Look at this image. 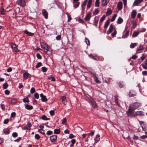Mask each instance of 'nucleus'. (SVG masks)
<instances>
[{"label":"nucleus","mask_w":147,"mask_h":147,"mask_svg":"<svg viewBox=\"0 0 147 147\" xmlns=\"http://www.w3.org/2000/svg\"><path fill=\"white\" fill-rule=\"evenodd\" d=\"M98 20L99 18L98 17L96 16L95 17L94 20V24L95 26H97Z\"/></svg>","instance_id":"obj_21"},{"label":"nucleus","mask_w":147,"mask_h":147,"mask_svg":"<svg viewBox=\"0 0 147 147\" xmlns=\"http://www.w3.org/2000/svg\"><path fill=\"white\" fill-rule=\"evenodd\" d=\"M123 21V20L122 18L120 17H119L117 21V24H120L122 23Z\"/></svg>","instance_id":"obj_28"},{"label":"nucleus","mask_w":147,"mask_h":147,"mask_svg":"<svg viewBox=\"0 0 147 147\" xmlns=\"http://www.w3.org/2000/svg\"><path fill=\"white\" fill-rule=\"evenodd\" d=\"M40 97L41 98L42 101L43 102H46L47 100V98L42 93H41L40 94Z\"/></svg>","instance_id":"obj_9"},{"label":"nucleus","mask_w":147,"mask_h":147,"mask_svg":"<svg viewBox=\"0 0 147 147\" xmlns=\"http://www.w3.org/2000/svg\"><path fill=\"white\" fill-rule=\"evenodd\" d=\"M41 119L43 120H49L50 119V118H47V117L45 115H44L41 117Z\"/></svg>","instance_id":"obj_30"},{"label":"nucleus","mask_w":147,"mask_h":147,"mask_svg":"<svg viewBox=\"0 0 147 147\" xmlns=\"http://www.w3.org/2000/svg\"><path fill=\"white\" fill-rule=\"evenodd\" d=\"M136 14V10L132 11L131 14V18L133 19H134Z\"/></svg>","instance_id":"obj_23"},{"label":"nucleus","mask_w":147,"mask_h":147,"mask_svg":"<svg viewBox=\"0 0 147 147\" xmlns=\"http://www.w3.org/2000/svg\"><path fill=\"white\" fill-rule=\"evenodd\" d=\"M138 44L137 43H132L130 45V47L131 48H134Z\"/></svg>","instance_id":"obj_40"},{"label":"nucleus","mask_w":147,"mask_h":147,"mask_svg":"<svg viewBox=\"0 0 147 147\" xmlns=\"http://www.w3.org/2000/svg\"><path fill=\"white\" fill-rule=\"evenodd\" d=\"M29 101V100L28 98L27 99L26 98H24L23 99V102H28Z\"/></svg>","instance_id":"obj_64"},{"label":"nucleus","mask_w":147,"mask_h":147,"mask_svg":"<svg viewBox=\"0 0 147 147\" xmlns=\"http://www.w3.org/2000/svg\"><path fill=\"white\" fill-rule=\"evenodd\" d=\"M91 76L93 78L95 82L97 84H100L101 82L98 80L96 74L94 73L91 72Z\"/></svg>","instance_id":"obj_3"},{"label":"nucleus","mask_w":147,"mask_h":147,"mask_svg":"<svg viewBox=\"0 0 147 147\" xmlns=\"http://www.w3.org/2000/svg\"><path fill=\"white\" fill-rule=\"evenodd\" d=\"M88 56L90 58H91L94 60H98L99 59V58L97 56H94L92 54H89L88 55Z\"/></svg>","instance_id":"obj_11"},{"label":"nucleus","mask_w":147,"mask_h":147,"mask_svg":"<svg viewBox=\"0 0 147 147\" xmlns=\"http://www.w3.org/2000/svg\"><path fill=\"white\" fill-rule=\"evenodd\" d=\"M4 9L3 8H1L0 9V12L1 14L2 15L5 14V13L4 12Z\"/></svg>","instance_id":"obj_51"},{"label":"nucleus","mask_w":147,"mask_h":147,"mask_svg":"<svg viewBox=\"0 0 147 147\" xmlns=\"http://www.w3.org/2000/svg\"><path fill=\"white\" fill-rule=\"evenodd\" d=\"M57 136L55 135H53L51 136L50 138L51 142H55L57 140Z\"/></svg>","instance_id":"obj_5"},{"label":"nucleus","mask_w":147,"mask_h":147,"mask_svg":"<svg viewBox=\"0 0 147 147\" xmlns=\"http://www.w3.org/2000/svg\"><path fill=\"white\" fill-rule=\"evenodd\" d=\"M102 4V5L105 6L107 5L109 2V0H101Z\"/></svg>","instance_id":"obj_27"},{"label":"nucleus","mask_w":147,"mask_h":147,"mask_svg":"<svg viewBox=\"0 0 147 147\" xmlns=\"http://www.w3.org/2000/svg\"><path fill=\"white\" fill-rule=\"evenodd\" d=\"M30 91L31 93L33 94L35 92V90L34 88L32 87L30 89Z\"/></svg>","instance_id":"obj_52"},{"label":"nucleus","mask_w":147,"mask_h":147,"mask_svg":"<svg viewBox=\"0 0 147 147\" xmlns=\"http://www.w3.org/2000/svg\"><path fill=\"white\" fill-rule=\"evenodd\" d=\"M123 3L121 1L119 2L117 5V7L119 10H120L122 9L123 6Z\"/></svg>","instance_id":"obj_15"},{"label":"nucleus","mask_w":147,"mask_h":147,"mask_svg":"<svg viewBox=\"0 0 147 147\" xmlns=\"http://www.w3.org/2000/svg\"><path fill=\"white\" fill-rule=\"evenodd\" d=\"M113 29V26L112 24H111L110 26L109 30L107 32V34H108L111 33Z\"/></svg>","instance_id":"obj_12"},{"label":"nucleus","mask_w":147,"mask_h":147,"mask_svg":"<svg viewBox=\"0 0 147 147\" xmlns=\"http://www.w3.org/2000/svg\"><path fill=\"white\" fill-rule=\"evenodd\" d=\"M129 33V30L126 31L125 34L123 35L122 38H127L128 36Z\"/></svg>","instance_id":"obj_29"},{"label":"nucleus","mask_w":147,"mask_h":147,"mask_svg":"<svg viewBox=\"0 0 147 147\" xmlns=\"http://www.w3.org/2000/svg\"><path fill=\"white\" fill-rule=\"evenodd\" d=\"M25 108L28 110H32L33 108L32 106L28 104H26L25 105Z\"/></svg>","instance_id":"obj_24"},{"label":"nucleus","mask_w":147,"mask_h":147,"mask_svg":"<svg viewBox=\"0 0 147 147\" xmlns=\"http://www.w3.org/2000/svg\"><path fill=\"white\" fill-rule=\"evenodd\" d=\"M71 144L70 145V147H73L74 144L76 142V140L75 139H73L71 140Z\"/></svg>","instance_id":"obj_34"},{"label":"nucleus","mask_w":147,"mask_h":147,"mask_svg":"<svg viewBox=\"0 0 147 147\" xmlns=\"http://www.w3.org/2000/svg\"><path fill=\"white\" fill-rule=\"evenodd\" d=\"M111 79V78H106L105 79V82L107 83L108 84H110Z\"/></svg>","instance_id":"obj_37"},{"label":"nucleus","mask_w":147,"mask_h":147,"mask_svg":"<svg viewBox=\"0 0 147 147\" xmlns=\"http://www.w3.org/2000/svg\"><path fill=\"white\" fill-rule=\"evenodd\" d=\"M42 48L46 50L45 51V52H47L48 51H49L51 49L50 47L47 45H45V46L43 47Z\"/></svg>","instance_id":"obj_17"},{"label":"nucleus","mask_w":147,"mask_h":147,"mask_svg":"<svg viewBox=\"0 0 147 147\" xmlns=\"http://www.w3.org/2000/svg\"><path fill=\"white\" fill-rule=\"evenodd\" d=\"M18 134L16 132H13L12 134V136L14 138H16L18 136Z\"/></svg>","instance_id":"obj_56"},{"label":"nucleus","mask_w":147,"mask_h":147,"mask_svg":"<svg viewBox=\"0 0 147 147\" xmlns=\"http://www.w3.org/2000/svg\"><path fill=\"white\" fill-rule=\"evenodd\" d=\"M135 117L137 115L142 116L144 115L143 112L141 111H138L136 112L135 113Z\"/></svg>","instance_id":"obj_13"},{"label":"nucleus","mask_w":147,"mask_h":147,"mask_svg":"<svg viewBox=\"0 0 147 147\" xmlns=\"http://www.w3.org/2000/svg\"><path fill=\"white\" fill-rule=\"evenodd\" d=\"M8 84L7 83H5L3 85V87L4 89H5L8 87Z\"/></svg>","instance_id":"obj_41"},{"label":"nucleus","mask_w":147,"mask_h":147,"mask_svg":"<svg viewBox=\"0 0 147 147\" xmlns=\"http://www.w3.org/2000/svg\"><path fill=\"white\" fill-rule=\"evenodd\" d=\"M134 111L131 109L129 107V109L127 112L128 116L131 117H135V113H134Z\"/></svg>","instance_id":"obj_2"},{"label":"nucleus","mask_w":147,"mask_h":147,"mask_svg":"<svg viewBox=\"0 0 147 147\" xmlns=\"http://www.w3.org/2000/svg\"><path fill=\"white\" fill-rule=\"evenodd\" d=\"M141 127L143 130H147V125L146 123L144 124L143 125H142Z\"/></svg>","instance_id":"obj_31"},{"label":"nucleus","mask_w":147,"mask_h":147,"mask_svg":"<svg viewBox=\"0 0 147 147\" xmlns=\"http://www.w3.org/2000/svg\"><path fill=\"white\" fill-rule=\"evenodd\" d=\"M66 14L67 15V18H68V20H67V22H69L72 19V18L71 16V15L70 14H68V13H67Z\"/></svg>","instance_id":"obj_42"},{"label":"nucleus","mask_w":147,"mask_h":147,"mask_svg":"<svg viewBox=\"0 0 147 147\" xmlns=\"http://www.w3.org/2000/svg\"><path fill=\"white\" fill-rule=\"evenodd\" d=\"M30 76L31 75L27 72H25L23 74V77L25 79L30 77Z\"/></svg>","instance_id":"obj_16"},{"label":"nucleus","mask_w":147,"mask_h":147,"mask_svg":"<svg viewBox=\"0 0 147 147\" xmlns=\"http://www.w3.org/2000/svg\"><path fill=\"white\" fill-rule=\"evenodd\" d=\"M90 100L92 107L94 108H96L97 107V106L94 100L91 98H90Z\"/></svg>","instance_id":"obj_4"},{"label":"nucleus","mask_w":147,"mask_h":147,"mask_svg":"<svg viewBox=\"0 0 147 147\" xmlns=\"http://www.w3.org/2000/svg\"><path fill=\"white\" fill-rule=\"evenodd\" d=\"M132 24L133 25L132 28L134 29L136 27L137 25L136 22L133 21L132 22Z\"/></svg>","instance_id":"obj_33"},{"label":"nucleus","mask_w":147,"mask_h":147,"mask_svg":"<svg viewBox=\"0 0 147 147\" xmlns=\"http://www.w3.org/2000/svg\"><path fill=\"white\" fill-rule=\"evenodd\" d=\"M91 13H88L86 15L85 17V20L86 21H88L89 20L91 17Z\"/></svg>","instance_id":"obj_14"},{"label":"nucleus","mask_w":147,"mask_h":147,"mask_svg":"<svg viewBox=\"0 0 147 147\" xmlns=\"http://www.w3.org/2000/svg\"><path fill=\"white\" fill-rule=\"evenodd\" d=\"M42 70L43 72H45L47 71V68L45 67H42Z\"/></svg>","instance_id":"obj_55"},{"label":"nucleus","mask_w":147,"mask_h":147,"mask_svg":"<svg viewBox=\"0 0 147 147\" xmlns=\"http://www.w3.org/2000/svg\"><path fill=\"white\" fill-rule=\"evenodd\" d=\"M110 19L109 18L108 20L105 22L104 26V28L106 29L108 27L110 24Z\"/></svg>","instance_id":"obj_19"},{"label":"nucleus","mask_w":147,"mask_h":147,"mask_svg":"<svg viewBox=\"0 0 147 147\" xmlns=\"http://www.w3.org/2000/svg\"><path fill=\"white\" fill-rule=\"evenodd\" d=\"M4 133L6 134H8L9 133V131L8 129H4Z\"/></svg>","instance_id":"obj_44"},{"label":"nucleus","mask_w":147,"mask_h":147,"mask_svg":"<svg viewBox=\"0 0 147 147\" xmlns=\"http://www.w3.org/2000/svg\"><path fill=\"white\" fill-rule=\"evenodd\" d=\"M112 11L111 10H109L107 11V15H109L111 14Z\"/></svg>","instance_id":"obj_59"},{"label":"nucleus","mask_w":147,"mask_h":147,"mask_svg":"<svg viewBox=\"0 0 147 147\" xmlns=\"http://www.w3.org/2000/svg\"><path fill=\"white\" fill-rule=\"evenodd\" d=\"M52 133L53 132L51 130H49L47 132L46 134L47 135H50L52 134Z\"/></svg>","instance_id":"obj_60"},{"label":"nucleus","mask_w":147,"mask_h":147,"mask_svg":"<svg viewBox=\"0 0 147 147\" xmlns=\"http://www.w3.org/2000/svg\"><path fill=\"white\" fill-rule=\"evenodd\" d=\"M99 12V11L97 9H96L94 11L93 14L94 15L97 14Z\"/></svg>","instance_id":"obj_57"},{"label":"nucleus","mask_w":147,"mask_h":147,"mask_svg":"<svg viewBox=\"0 0 147 147\" xmlns=\"http://www.w3.org/2000/svg\"><path fill=\"white\" fill-rule=\"evenodd\" d=\"M17 99L15 98L11 100V104H12L13 105L16 103L17 102Z\"/></svg>","instance_id":"obj_39"},{"label":"nucleus","mask_w":147,"mask_h":147,"mask_svg":"<svg viewBox=\"0 0 147 147\" xmlns=\"http://www.w3.org/2000/svg\"><path fill=\"white\" fill-rule=\"evenodd\" d=\"M99 0H96L95 6L99 7Z\"/></svg>","instance_id":"obj_43"},{"label":"nucleus","mask_w":147,"mask_h":147,"mask_svg":"<svg viewBox=\"0 0 147 147\" xmlns=\"http://www.w3.org/2000/svg\"><path fill=\"white\" fill-rule=\"evenodd\" d=\"M86 42L88 45H89L90 44V41L87 38H86Z\"/></svg>","instance_id":"obj_54"},{"label":"nucleus","mask_w":147,"mask_h":147,"mask_svg":"<svg viewBox=\"0 0 147 147\" xmlns=\"http://www.w3.org/2000/svg\"><path fill=\"white\" fill-rule=\"evenodd\" d=\"M16 115V113L15 112H12L11 114V117L13 118L15 117Z\"/></svg>","instance_id":"obj_61"},{"label":"nucleus","mask_w":147,"mask_h":147,"mask_svg":"<svg viewBox=\"0 0 147 147\" xmlns=\"http://www.w3.org/2000/svg\"><path fill=\"white\" fill-rule=\"evenodd\" d=\"M88 0H85L84 2L82 4V6H85L86 5Z\"/></svg>","instance_id":"obj_49"},{"label":"nucleus","mask_w":147,"mask_h":147,"mask_svg":"<svg viewBox=\"0 0 147 147\" xmlns=\"http://www.w3.org/2000/svg\"><path fill=\"white\" fill-rule=\"evenodd\" d=\"M117 34V31L115 29L114 31L112 33L111 35L113 37H114L115 36V35Z\"/></svg>","instance_id":"obj_58"},{"label":"nucleus","mask_w":147,"mask_h":147,"mask_svg":"<svg viewBox=\"0 0 147 147\" xmlns=\"http://www.w3.org/2000/svg\"><path fill=\"white\" fill-rule=\"evenodd\" d=\"M80 2H77L76 3H73V4L74 5V7L75 8H76L78 7L80 4Z\"/></svg>","instance_id":"obj_38"},{"label":"nucleus","mask_w":147,"mask_h":147,"mask_svg":"<svg viewBox=\"0 0 147 147\" xmlns=\"http://www.w3.org/2000/svg\"><path fill=\"white\" fill-rule=\"evenodd\" d=\"M139 34V32L136 31H134L133 32V34L132 35V37H136L138 36Z\"/></svg>","instance_id":"obj_32"},{"label":"nucleus","mask_w":147,"mask_h":147,"mask_svg":"<svg viewBox=\"0 0 147 147\" xmlns=\"http://www.w3.org/2000/svg\"><path fill=\"white\" fill-rule=\"evenodd\" d=\"M42 63L41 62H38L36 66V68H38L42 65Z\"/></svg>","instance_id":"obj_46"},{"label":"nucleus","mask_w":147,"mask_h":147,"mask_svg":"<svg viewBox=\"0 0 147 147\" xmlns=\"http://www.w3.org/2000/svg\"><path fill=\"white\" fill-rule=\"evenodd\" d=\"M18 4L22 7L25 6L26 4L25 0H18L17 1Z\"/></svg>","instance_id":"obj_7"},{"label":"nucleus","mask_w":147,"mask_h":147,"mask_svg":"<svg viewBox=\"0 0 147 147\" xmlns=\"http://www.w3.org/2000/svg\"><path fill=\"white\" fill-rule=\"evenodd\" d=\"M49 79H51V80L53 81H54L55 80V78L53 76H50L48 78Z\"/></svg>","instance_id":"obj_62"},{"label":"nucleus","mask_w":147,"mask_h":147,"mask_svg":"<svg viewBox=\"0 0 147 147\" xmlns=\"http://www.w3.org/2000/svg\"><path fill=\"white\" fill-rule=\"evenodd\" d=\"M34 138L38 140L40 139V137L39 135L36 134L35 135Z\"/></svg>","instance_id":"obj_48"},{"label":"nucleus","mask_w":147,"mask_h":147,"mask_svg":"<svg viewBox=\"0 0 147 147\" xmlns=\"http://www.w3.org/2000/svg\"><path fill=\"white\" fill-rule=\"evenodd\" d=\"M60 129H55L54 130V133L55 134H60Z\"/></svg>","instance_id":"obj_35"},{"label":"nucleus","mask_w":147,"mask_h":147,"mask_svg":"<svg viewBox=\"0 0 147 147\" xmlns=\"http://www.w3.org/2000/svg\"><path fill=\"white\" fill-rule=\"evenodd\" d=\"M36 56L37 58L39 59H42V57L39 53H37Z\"/></svg>","instance_id":"obj_53"},{"label":"nucleus","mask_w":147,"mask_h":147,"mask_svg":"<svg viewBox=\"0 0 147 147\" xmlns=\"http://www.w3.org/2000/svg\"><path fill=\"white\" fill-rule=\"evenodd\" d=\"M49 113L51 116H53L54 115L55 111L53 110H51L49 111Z\"/></svg>","instance_id":"obj_63"},{"label":"nucleus","mask_w":147,"mask_h":147,"mask_svg":"<svg viewBox=\"0 0 147 147\" xmlns=\"http://www.w3.org/2000/svg\"><path fill=\"white\" fill-rule=\"evenodd\" d=\"M117 14H115L112 17V19L111 20V21L112 22H113L116 18V17H117Z\"/></svg>","instance_id":"obj_45"},{"label":"nucleus","mask_w":147,"mask_h":147,"mask_svg":"<svg viewBox=\"0 0 147 147\" xmlns=\"http://www.w3.org/2000/svg\"><path fill=\"white\" fill-rule=\"evenodd\" d=\"M24 33L28 36H32L34 35V33L28 31L27 30H25L24 31Z\"/></svg>","instance_id":"obj_26"},{"label":"nucleus","mask_w":147,"mask_h":147,"mask_svg":"<svg viewBox=\"0 0 147 147\" xmlns=\"http://www.w3.org/2000/svg\"><path fill=\"white\" fill-rule=\"evenodd\" d=\"M34 97L35 98L38 99L39 98V94L38 93L36 92L34 94Z\"/></svg>","instance_id":"obj_50"},{"label":"nucleus","mask_w":147,"mask_h":147,"mask_svg":"<svg viewBox=\"0 0 147 147\" xmlns=\"http://www.w3.org/2000/svg\"><path fill=\"white\" fill-rule=\"evenodd\" d=\"M144 48L142 46L140 45L139 47L138 48L136 52L137 53H140L141 52L140 51L144 50Z\"/></svg>","instance_id":"obj_20"},{"label":"nucleus","mask_w":147,"mask_h":147,"mask_svg":"<svg viewBox=\"0 0 147 147\" xmlns=\"http://www.w3.org/2000/svg\"><path fill=\"white\" fill-rule=\"evenodd\" d=\"M62 102L63 104L65 105L67 103V100L66 97L65 96H63L61 97Z\"/></svg>","instance_id":"obj_18"},{"label":"nucleus","mask_w":147,"mask_h":147,"mask_svg":"<svg viewBox=\"0 0 147 147\" xmlns=\"http://www.w3.org/2000/svg\"><path fill=\"white\" fill-rule=\"evenodd\" d=\"M143 0H135L134 3V4L137 5L143 2Z\"/></svg>","instance_id":"obj_25"},{"label":"nucleus","mask_w":147,"mask_h":147,"mask_svg":"<svg viewBox=\"0 0 147 147\" xmlns=\"http://www.w3.org/2000/svg\"><path fill=\"white\" fill-rule=\"evenodd\" d=\"M105 15H103V16L101 17V18L100 19V22L102 23L103 21L104 20H105Z\"/></svg>","instance_id":"obj_47"},{"label":"nucleus","mask_w":147,"mask_h":147,"mask_svg":"<svg viewBox=\"0 0 147 147\" xmlns=\"http://www.w3.org/2000/svg\"><path fill=\"white\" fill-rule=\"evenodd\" d=\"M11 47L14 51L18 52L19 51V50L18 49L17 45L15 44L12 43Z\"/></svg>","instance_id":"obj_6"},{"label":"nucleus","mask_w":147,"mask_h":147,"mask_svg":"<svg viewBox=\"0 0 147 147\" xmlns=\"http://www.w3.org/2000/svg\"><path fill=\"white\" fill-rule=\"evenodd\" d=\"M118 84L119 87L120 88H123L125 86V84L123 81L119 82Z\"/></svg>","instance_id":"obj_22"},{"label":"nucleus","mask_w":147,"mask_h":147,"mask_svg":"<svg viewBox=\"0 0 147 147\" xmlns=\"http://www.w3.org/2000/svg\"><path fill=\"white\" fill-rule=\"evenodd\" d=\"M136 91L133 90H131L129 94V97H133L136 96Z\"/></svg>","instance_id":"obj_8"},{"label":"nucleus","mask_w":147,"mask_h":147,"mask_svg":"<svg viewBox=\"0 0 147 147\" xmlns=\"http://www.w3.org/2000/svg\"><path fill=\"white\" fill-rule=\"evenodd\" d=\"M100 136L99 135H97L96 136V139H95V142L97 143L100 140Z\"/></svg>","instance_id":"obj_36"},{"label":"nucleus","mask_w":147,"mask_h":147,"mask_svg":"<svg viewBox=\"0 0 147 147\" xmlns=\"http://www.w3.org/2000/svg\"><path fill=\"white\" fill-rule=\"evenodd\" d=\"M141 103L138 102H136L129 106L130 108L133 110H135L141 106Z\"/></svg>","instance_id":"obj_1"},{"label":"nucleus","mask_w":147,"mask_h":147,"mask_svg":"<svg viewBox=\"0 0 147 147\" xmlns=\"http://www.w3.org/2000/svg\"><path fill=\"white\" fill-rule=\"evenodd\" d=\"M42 14L46 19L48 18V13L47 11L45 9H43L42 10Z\"/></svg>","instance_id":"obj_10"}]
</instances>
